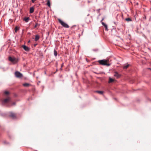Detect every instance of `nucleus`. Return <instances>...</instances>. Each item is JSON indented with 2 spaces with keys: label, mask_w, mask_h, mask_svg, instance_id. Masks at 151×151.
Returning <instances> with one entry per match:
<instances>
[{
  "label": "nucleus",
  "mask_w": 151,
  "mask_h": 151,
  "mask_svg": "<svg viewBox=\"0 0 151 151\" xmlns=\"http://www.w3.org/2000/svg\"><path fill=\"white\" fill-rule=\"evenodd\" d=\"M109 60H99L98 61V62L101 65H106L109 66L110 65V64L107 63L109 62Z\"/></svg>",
  "instance_id": "obj_1"
},
{
  "label": "nucleus",
  "mask_w": 151,
  "mask_h": 151,
  "mask_svg": "<svg viewBox=\"0 0 151 151\" xmlns=\"http://www.w3.org/2000/svg\"><path fill=\"white\" fill-rule=\"evenodd\" d=\"M9 60L14 64L17 63L18 62V59L14 57L9 56Z\"/></svg>",
  "instance_id": "obj_2"
},
{
  "label": "nucleus",
  "mask_w": 151,
  "mask_h": 151,
  "mask_svg": "<svg viewBox=\"0 0 151 151\" xmlns=\"http://www.w3.org/2000/svg\"><path fill=\"white\" fill-rule=\"evenodd\" d=\"M58 20L59 22L64 27L66 28H68L69 27V26L67 24L62 21L60 19H58Z\"/></svg>",
  "instance_id": "obj_3"
},
{
  "label": "nucleus",
  "mask_w": 151,
  "mask_h": 151,
  "mask_svg": "<svg viewBox=\"0 0 151 151\" xmlns=\"http://www.w3.org/2000/svg\"><path fill=\"white\" fill-rule=\"evenodd\" d=\"M15 75L16 77L18 78H21L23 76L22 74L20 72L18 71L15 72Z\"/></svg>",
  "instance_id": "obj_4"
},
{
  "label": "nucleus",
  "mask_w": 151,
  "mask_h": 151,
  "mask_svg": "<svg viewBox=\"0 0 151 151\" xmlns=\"http://www.w3.org/2000/svg\"><path fill=\"white\" fill-rule=\"evenodd\" d=\"M114 76L116 78H119L120 77L121 75L119 74L117 72H114Z\"/></svg>",
  "instance_id": "obj_5"
},
{
  "label": "nucleus",
  "mask_w": 151,
  "mask_h": 151,
  "mask_svg": "<svg viewBox=\"0 0 151 151\" xmlns=\"http://www.w3.org/2000/svg\"><path fill=\"white\" fill-rule=\"evenodd\" d=\"M22 47L24 50L27 51H28L29 50V48L26 46L25 45H23Z\"/></svg>",
  "instance_id": "obj_6"
},
{
  "label": "nucleus",
  "mask_w": 151,
  "mask_h": 151,
  "mask_svg": "<svg viewBox=\"0 0 151 151\" xmlns=\"http://www.w3.org/2000/svg\"><path fill=\"white\" fill-rule=\"evenodd\" d=\"M10 116L13 119L15 118L16 117L15 114L14 113L12 112L11 113Z\"/></svg>",
  "instance_id": "obj_7"
},
{
  "label": "nucleus",
  "mask_w": 151,
  "mask_h": 151,
  "mask_svg": "<svg viewBox=\"0 0 151 151\" xmlns=\"http://www.w3.org/2000/svg\"><path fill=\"white\" fill-rule=\"evenodd\" d=\"M101 23L105 27V29L106 30H107L108 29H107V25L105 23H104V22H102Z\"/></svg>",
  "instance_id": "obj_8"
},
{
  "label": "nucleus",
  "mask_w": 151,
  "mask_h": 151,
  "mask_svg": "<svg viewBox=\"0 0 151 151\" xmlns=\"http://www.w3.org/2000/svg\"><path fill=\"white\" fill-rule=\"evenodd\" d=\"M34 12V8L33 7H31L30 9L29 13H32Z\"/></svg>",
  "instance_id": "obj_9"
},
{
  "label": "nucleus",
  "mask_w": 151,
  "mask_h": 151,
  "mask_svg": "<svg viewBox=\"0 0 151 151\" xmlns=\"http://www.w3.org/2000/svg\"><path fill=\"white\" fill-rule=\"evenodd\" d=\"M39 39H40V37L38 35H35V41H37L38 40H39Z\"/></svg>",
  "instance_id": "obj_10"
},
{
  "label": "nucleus",
  "mask_w": 151,
  "mask_h": 151,
  "mask_svg": "<svg viewBox=\"0 0 151 151\" xmlns=\"http://www.w3.org/2000/svg\"><path fill=\"white\" fill-rule=\"evenodd\" d=\"M10 100V98H7L5 99L4 101V102L5 103H6L8 101H9Z\"/></svg>",
  "instance_id": "obj_11"
},
{
  "label": "nucleus",
  "mask_w": 151,
  "mask_h": 151,
  "mask_svg": "<svg viewBox=\"0 0 151 151\" xmlns=\"http://www.w3.org/2000/svg\"><path fill=\"white\" fill-rule=\"evenodd\" d=\"M129 65V64H127L125 65L123 67V69H127Z\"/></svg>",
  "instance_id": "obj_12"
},
{
  "label": "nucleus",
  "mask_w": 151,
  "mask_h": 151,
  "mask_svg": "<svg viewBox=\"0 0 151 151\" xmlns=\"http://www.w3.org/2000/svg\"><path fill=\"white\" fill-rule=\"evenodd\" d=\"M29 17H26L24 19V20L26 22H28L29 20Z\"/></svg>",
  "instance_id": "obj_13"
},
{
  "label": "nucleus",
  "mask_w": 151,
  "mask_h": 151,
  "mask_svg": "<svg viewBox=\"0 0 151 151\" xmlns=\"http://www.w3.org/2000/svg\"><path fill=\"white\" fill-rule=\"evenodd\" d=\"M23 86L25 87H28L30 85V84L28 83H25L23 84Z\"/></svg>",
  "instance_id": "obj_14"
},
{
  "label": "nucleus",
  "mask_w": 151,
  "mask_h": 151,
  "mask_svg": "<svg viewBox=\"0 0 151 151\" xmlns=\"http://www.w3.org/2000/svg\"><path fill=\"white\" fill-rule=\"evenodd\" d=\"M114 81V80L111 78H109V82L110 83Z\"/></svg>",
  "instance_id": "obj_15"
},
{
  "label": "nucleus",
  "mask_w": 151,
  "mask_h": 151,
  "mask_svg": "<svg viewBox=\"0 0 151 151\" xmlns=\"http://www.w3.org/2000/svg\"><path fill=\"white\" fill-rule=\"evenodd\" d=\"M19 28L17 26H16L15 28V32L16 33H17V31L18 30H19Z\"/></svg>",
  "instance_id": "obj_16"
},
{
  "label": "nucleus",
  "mask_w": 151,
  "mask_h": 151,
  "mask_svg": "<svg viewBox=\"0 0 151 151\" xmlns=\"http://www.w3.org/2000/svg\"><path fill=\"white\" fill-rule=\"evenodd\" d=\"M47 4L48 6H49V7L50 6V0H48L47 1Z\"/></svg>",
  "instance_id": "obj_17"
},
{
  "label": "nucleus",
  "mask_w": 151,
  "mask_h": 151,
  "mask_svg": "<svg viewBox=\"0 0 151 151\" xmlns=\"http://www.w3.org/2000/svg\"><path fill=\"white\" fill-rule=\"evenodd\" d=\"M96 92L101 94H103L104 93V92L101 91H96Z\"/></svg>",
  "instance_id": "obj_18"
},
{
  "label": "nucleus",
  "mask_w": 151,
  "mask_h": 151,
  "mask_svg": "<svg viewBox=\"0 0 151 151\" xmlns=\"http://www.w3.org/2000/svg\"><path fill=\"white\" fill-rule=\"evenodd\" d=\"M54 54L55 56H57V52L55 50L54 51Z\"/></svg>",
  "instance_id": "obj_19"
},
{
  "label": "nucleus",
  "mask_w": 151,
  "mask_h": 151,
  "mask_svg": "<svg viewBox=\"0 0 151 151\" xmlns=\"http://www.w3.org/2000/svg\"><path fill=\"white\" fill-rule=\"evenodd\" d=\"M125 20L128 21H131V19L130 18H128L125 19Z\"/></svg>",
  "instance_id": "obj_20"
},
{
  "label": "nucleus",
  "mask_w": 151,
  "mask_h": 151,
  "mask_svg": "<svg viewBox=\"0 0 151 151\" xmlns=\"http://www.w3.org/2000/svg\"><path fill=\"white\" fill-rule=\"evenodd\" d=\"M4 93L6 95H8L9 94V92L8 91H5L4 92Z\"/></svg>",
  "instance_id": "obj_21"
},
{
  "label": "nucleus",
  "mask_w": 151,
  "mask_h": 151,
  "mask_svg": "<svg viewBox=\"0 0 151 151\" xmlns=\"http://www.w3.org/2000/svg\"><path fill=\"white\" fill-rule=\"evenodd\" d=\"M38 25V24L37 23H36L35 24L34 27L35 28L36 27H37V26Z\"/></svg>",
  "instance_id": "obj_22"
},
{
  "label": "nucleus",
  "mask_w": 151,
  "mask_h": 151,
  "mask_svg": "<svg viewBox=\"0 0 151 151\" xmlns=\"http://www.w3.org/2000/svg\"><path fill=\"white\" fill-rule=\"evenodd\" d=\"M36 0H32V3H34Z\"/></svg>",
  "instance_id": "obj_23"
},
{
  "label": "nucleus",
  "mask_w": 151,
  "mask_h": 151,
  "mask_svg": "<svg viewBox=\"0 0 151 151\" xmlns=\"http://www.w3.org/2000/svg\"><path fill=\"white\" fill-rule=\"evenodd\" d=\"M103 20V19L101 20V22H102V21Z\"/></svg>",
  "instance_id": "obj_24"
},
{
  "label": "nucleus",
  "mask_w": 151,
  "mask_h": 151,
  "mask_svg": "<svg viewBox=\"0 0 151 151\" xmlns=\"http://www.w3.org/2000/svg\"><path fill=\"white\" fill-rule=\"evenodd\" d=\"M36 44L35 45V46L36 45Z\"/></svg>",
  "instance_id": "obj_25"
}]
</instances>
